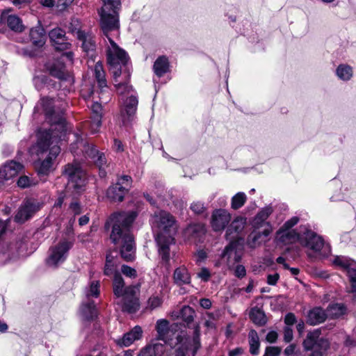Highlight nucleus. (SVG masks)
I'll list each match as a JSON object with an SVG mask.
<instances>
[{
  "instance_id": "obj_26",
  "label": "nucleus",
  "mask_w": 356,
  "mask_h": 356,
  "mask_svg": "<svg viewBox=\"0 0 356 356\" xmlns=\"http://www.w3.org/2000/svg\"><path fill=\"white\" fill-rule=\"evenodd\" d=\"M80 313L85 320H93L97 315L95 303L90 300L83 302L81 306Z\"/></svg>"
},
{
  "instance_id": "obj_36",
  "label": "nucleus",
  "mask_w": 356,
  "mask_h": 356,
  "mask_svg": "<svg viewBox=\"0 0 356 356\" xmlns=\"http://www.w3.org/2000/svg\"><path fill=\"white\" fill-rule=\"evenodd\" d=\"M327 316L332 318H338L345 314L346 309L343 304H332L327 308Z\"/></svg>"
},
{
  "instance_id": "obj_61",
  "label": "nucleus",
  "mask_w": 356,
  "mask_h": 356,
  "mask_svg": "<svg viewBox=\"0 0 356 356\" xmlns=\"http://www.w3.org/2000/svg\"><path fill=\"white\" fill-rule=\"evenodd\" d=\"M54 45H55V48L57 50L64 51V50H67V49H70V47H71V43H70L69 42H67L66 40H65L64 41L58 42L57 44H56Z\"/></svg>"
},
{
  "instance_id": "obj_8",
  "label": "nucleus",
  "mask_w": 356,
  "mask_h": 356,
  "mask_svg": "<svg viewBox=\"0 0 356 356\" xmlns=\"http://www.w3.org/2000/svg\"><path fill=\"white\" fill-rule=\"evenodd\" d=\"M131 182L132 179L129 175L119 177L116 183L108 188L107 197L112 202H122L131 188Z\"/></svg>"
},
{
  "instance_id": "obj_32",
  "label": "nucleus",
  "mask_w": 356,
  "mask_h": 356,
  "mask_svg": "<svg viewBox=\"0 0 356 356\" xmlns=\"http://www.w3.org/2000/svg\"><path fill=\"white\" fill-rule=\"evenodd\" d=\"M270 230L269 229H265L262 232L254 231L250 235V239L252 240V243L261 245L266 243L269 241V235Z\"/></svg>"
},
{
  "instance_id": "obj_5",
  "label": "nucleus",
  "mask_w": 356,
  "mask_h": 356,
  "mask_svg": "<svg viewBox=\"0 0 356 356\" xmlns=\"http://www.w3.org/2000/svg\"><path fill=\"white\" fill-rule=\"evenodd\" d=\"M138 287L134 285L125 286L124 280L119 273H114L113 291L116 298L115 302L124 312L136 313L140 307L136 297Z\"/></svg>"
},
{
  "instance_id": "obj_40",
  "label": "nucleus",
  "mask_w": 356,
  "mask_h": 356,
  "mask_svg": "<svg viewBox=\"0 0 356 356\" xmlns=\"http://www.w3.org/2000/svg\"><path fill=\"white\" fill-rule=\"evenodd\" d=\"M246 200V195L243 192H238L232 197L231 207L234 210L238 209L244 205Z\"/></svg>"
},
{
  "instance_id": "obj_9",
  "label": "nucleus",
  "mask_w": 356,
  "mask_h": 356,
  "mask_svg": "<svg viewBox=\"0 0 356 356\" xmlns=\"http://www.w3.org/2000/svg\"><path fill=\"white\" fill-rule=\"evenodd\" d=\"M332 262L335 266L347 270L351 284L350 291L356 300V263L343 256H337Z\"/></svg>"
},
{
  "instance_id": "obj_11",
  "label": "nucleus",
  "mask_w": 356,
  "mask_h": 356,
  "mask_svg": "<svg viewBox=\"0 0 356 356\" xmlns=\"http://www.w3.org/2000/svg\"><path fill=\"white\" fill-rule=\"evenodd\" d=\"M42 204L35 200H27L19 207L15 220L18 222H24L31 218L34 213L40 209Z\"/></svg>"
},
{
  "instance_id": "obj_64",
  "label": "nucleus",
  "mask_w": 356,
  "mask_h": 356,
  "mask_svg": "<svg viewBox=\"0 0 356 356\" xmlns=\"http://www.w3.org/2000/svg\"><path fill=\"white\" fill-rule=\"evenodd\" d=\"M280 278L278 273L268 275L267 277V283L270 285H275Z\"/></svg>"
},
{
  "instance_id": "obj_50",
  "label": "nucleus",
  "mask_w": 356,
  "mask_h": 356,
  "mask_svg": "<svg viewBox=\"0 0 356 356\" xmlns=\"http://www.w3.org/2000/svg\"><path fill=\"white\" fill-rule=\"evenodd\" d=\"M273 212V209L271 207H266L263 209L260 212L258 213L257 216L255 217V221L257 223L264 222L266 220L268 216Z\"/></svg>"
},
{
  "instance_id": "obj_24",
  "label": "nucleus",
  "mask_w": 356,
  "mask_h": 356,
  "mask_svg": "<svg viewBox=\"0 0 356 356\" xmlns=\"http://www.w3.org/2000/svg\"><path fill=\"white\" fill-rule=\"evenodd\" d=\"M30 38L35 47H42L46 40V35L44 29L41 26H37L30 30Z\"/></svg>"
},
{
  "instance_id": "obj_15",
  "label": "nucleus",
  "mask_w": 356,
  "mask_h": 356,
  "mask_svg": "<svg viewBox=\"0 0 356 356\" xmlns=\"http://www.w3.org/2000/svg\"><path fill=\"white\" fill-rule=\"evenodd\" d=\"M321 331L315 330L313 332H309L303 341V347L305 350H312L316 345L321 348L326 349L329 346V343L327 339L320 338Z\"/></svg>"
},
{
  "instance_id": "obj_41",
  "label": "nucleus",
  "mask_w": 356,
  "mask_h": 356,
  "mask_svg": "<svg viewBox=\"0 0 356 356\" xmlns=\"http://www.w3.org/2000/svg\"><path fill=\"white\" fill-rule=\"evenodd\" d=\"M99 281H92L90 282L89 287L86 289L85 291L88 300H90V298H97L99 296Z\"/></svg>"
},
{
  "instance_id": "obj_51",
  "label": "nucleus",
  "mask_w": 356,
  "mask_h": 356,
  "mask_svg": "<svg viewBox=\"0 0 356 356\" xmlns=\"http://www.w3.org/2000/svg\"><path fill=\"white\" fill-rule=\"evenodd\" d=\"M69 31L73 34H76L78 38L79 32H83L81 30V22L78 19H72L68 26Z\"/></svg>"
},
{
  "instance_id": "obj_55",
  "label": "nucleus",
  "mask_w": 356,
  "mask_h": 356,
  "mask_svg": "<svg viewBox=\"0 0 356 356\" xmlns=\"http://www.w3.org/2000/svg\"><path fill=\"white\" fill-rule=\"evenodd\" d=\"M115 267L116 262H110L109 261H106L104 266V274L106 275H111L114 273H115Z\"/></svg>"
},
{
  "instance_id": "obj_54",
  "label": "nucleus",
  "mask_w": 356,
  "mask_h": 356,
  "mask_svg": "<svg viewBox=\"0 0 356 356\" xmlns=\"http://www.w3.org/2000/svg\"><path fill=\"white\" fill-rule=\"evenodd\" d=\"M121 272L126 277H128L130 278H136L137 277V272H136V269H134L129 266H127V265L122 266Z\"/></svg>"
},
{
  "instance_id": "obj_12",
  "label": "nucleus",
  "mask_w": 356,
  "mask_h": 356,
  "mask_svg": "<svg viewBox=\"0 0 356 356\" xmlns=\"http://www.w3.org/2000/svg\"><path fill=\"white\" fill-rule=\"evenodd\" d=\"M138 103L137 97L133 94H131L129 97L124 100L120 111L122 121L124 125L128 124L133 120L137 110Z\"/></svg>"
},
{
  "instance_id": "obj_17",
  "label": "nucleus",
  "mask_w": 356,
  "mask_h": 356,
  "mask_svg": "<svg viewBox=\"0 0 356 356\" xmlns=\"http://www.w3.org/2000/svg\"><path fill=\"white\" fill-rule=\"evenodd\" d=\"M92 115L90 129L92 134L97 133L102 125V107L99 102H93L91 105Z\"/></svg>"
},
{
  "instance_id": "obj_23",
  "label": "nucleus",
  "mask_w": 356,
  "mask_h": 356,
  "mask_svg": "<svg viewBox=\"0 0 356 356\" xmlns=\"http://www.w3.org/2000/svg\"><path fill=\"white\" fill-rule=\"evenodd\" d=\"M327 317H328L327 311L325 312L321 307H315L308 313L307 323L315 325L324 322Z\"/></svg>"
},
{
  "instance_id": "obj_45",
  "label": "nucleus",
  "mask_w": 356,
  "mask_h": 356,
  "mask_svg": "<svg viewBox=\"0 0 356 356\" xmlns=\"http://www.w3.org/2000/svg\"><path fill=\"white\" fill-rule=\"evenodd\" d=\"M95 165L99 167L100 170V175L102 177L106 175L105 171L102 170L106 165V159L104 153H99L95 159H93Z\"/></svg>"
},
{
  "instance_id": "obj_16",
  "label": "nucleus",
  "mask_w": 356,
  "mask_h": 356,
  "mask_svg": "<svg viewBox=\"0 0 356 356\" xmlns=\"http://www.w3.org/2000/svg\"><path fill=\"white\" fill-rule=\"evenodd\" d=\"M40 104L45 112L47 118L52 124H58L62 130L64 129V119L60 117L54 116L55 111L54 109V100L49 97H43L41 99Z\"/></svg>"
},
{
  "instance_id": "obj_49",
  "label": "nucleus",
  "mask_w": 356,
  "mask_h": 356,
  "mask_svg": "<svg viewBox=\"0 0 356 356\" xmlns=\"http://www.w3.org/2000/svg\"><path fill=\"white\" fill-rule=\"evenodd\" d=\"M163 299L159 295H152L151 297H149L147 302L148 307L151 309H154L161 307Z\"/></svg>"
},
{
  "instance_id": "obj_34",
  "label": "nucleus",
  "mask_w": 356,
  "mask_h": 356,
  "mask_svg": "<svg viewBox=\"0 0 356 356\" xmlns=\"http://www.w3.org/2000/svg\"><path fill=\"white\" fill-rule=\"evenodd\" d=\"M248 340L250 344V352L252 355H257L260 346L259 339L257 332L251 330L248 334Z\"/></svg>"
},
{
  "instance_id": "obj_47",
  "label": "nucleus",
  "mask_w": 356,
  "mask_h": 356,
  "mask_svg": "<svg viewBox=\"0 0 356 356\" xmlns=\"http://www.w3.org/2000/svg\"><path fill=\"white\" fill-rule=\"evenodd\" d=\"M35 184L36 181L33 179L26 175L21 176L17 181L18 186L22 188H28Z\"/></svg>"
},
{
  "instance_id": "obj_42",
  "label": "nucleus",
  "mask_w": 356,
  "mask_h": 356,
  "mask_svg": "<svg viewBox=\"0 0 356 356\" xmlns=\"http://www.w3.org/2000/svg\"><path fill=\"white\" fill-rule=\"evenodd\" d=\"M49 36L51 40L56 44L65 40V32L60 28H55L49 32Z\"/></svg>"
},
{
  "instance_id": "obj_25",
  "label": "nucleus",
  "mask_w": 356,
  "mask_h": 356,
  "mask_svg": "<svg viewBox=\"0 0 356 356\" xmlns=\"http://www.w3.org/2000/svg\"><path fill=\"white\" fill-rule=\"evenodd\" d=\"M78 40L82 42V48L88 53L96 49V42L94 36L90 33L79 32Z\"/></svg>"
},
{
  "instance_id": "obj_6",
  "label": "nucleus",
  "mask_w": 356,
  "mask_h": 356,
  "mask_svg": "<svg viewBox=\"0 0 356 356\" xmlns=\"http://www.w3.org/2000/svg\"><path fill=\"white\" fill-rule=\"evenodd\" d=\"M154 222L159 228L156 236L157 245L174 244V234L177 232L178 225L175 217L168 211H159L154 214Z\"/></svg>"
},
{
  "instance_id": "obj_58",
  "label": "nucleus",
  "mask_w": 356,
  "mask_h": 356,
  "mask_svg": "<svg viewBox=\"0 0 356 356\" xmlns=\"http://www.w3.org/2000/svg\"><path fill=\"white\" fill-rule=\"evenodd\" d=\"M74 0H58L56 4L58 11L65 10Z\"/></svg>"
},
{
  "instance_id": "obj_60",
  "label": "nucleus",
  "mask_w": 356,
  "mask_h": 356,
  "mask_svg": "<svg viewBox=\"0 0 356 356\" xmlns=\"http://www.w3.org/2000/svg\"><path fill=\"white\" fill-rule=\"evenodd\" d=\"M293 330L289 327H285L284 329V340L285 342L289 343L293 339Z\"/></svg>"
},
{
  "instance_id": "obj_52",
  "label": "nucleus",
  "mask_w": 356,
  "mask_h": 356,
  "mask_svg": "<svg viewBox=\"0 0 356 356\" xmlns=\"http://www.w3.org/2000/svg\"><path fill=\"white\" fill-rule=\"evenodd\" d=\"M158 252L162 260L168 263L170 257V246H159Z\"/></svg>"
},
{
  "instance_id": "obj_22",
  "label": "nucleus",
  "mask_w": 356,
  "mask_h": 356,
  "mask_svg": "<svg viewBox=\"0 0 356 356\" xmlns=\"http://www.w3.org/2000/svg\"><path fill=\"white\" fill-rule=\"evenodd\" d=\"M51 75L61 80H65L68 77V74L63 62L56 60L47 65Z\"/></svg>"
},
{
  "instance_id": "obj_53",
  "label": "nucleus",
  "mask_w": 356,
  "mask_h": 356,
  "mask_svg": "<svg viewBox=\"0 0 356 356\" xmlns=\"http://www.w3.org/2000/svg\"><path fill=\"white\" fill-rule=\"evenodd\" d=\"M83 152L86 154V156L92 159V160L96 158V156L99 154V152L96 149V148L93 145H85L83 147Z\"/></svg>"
},
{
  "instance_id": "obj_30",
  "label": "nucleus",
  "mask_w": 356,
  "mask_h": 356,
  "mask_svg": "<svg viewBox=\"0 0 356 356\" xmlns=\"http://www.w3.org/2000/svg\"><path fill=\"white\" fill-rule=\"evenodd\" d=\"M173 278L175 282L179 286L188 284L191 282L190 275L184 267L176 268L174 272Z\"/></svg>"
},
{
  "instance_id": "obj_33",
  "label": "nucleus",
  "mask_w": 356,
  "mask_h": 356,
  "mask_svg": "<svg viewBox=\"0 0 356 356\" xmlns=\"http://www.w3.org/2000/svg\"><path fill=\"white\" fill-rule=\"evenodd\" d=\"M249 316L251 321L256 325H264L266 323L264 312L258 307L252 308Z\"/></svg>"
},
{
  "instance_id": "obj_56",
  "label": "nucleus",
  "mask_w": 356,
  "mask_h": 356,
  "mask_svg": "<svg viewBox=\"0 0 356 356\" xmlns=\"http://www.w3.org/2000/svg\"><path fill=\"white\" fill-rule=\"evenodd\" d=\"M281 349L278 347L269 346L266 348L265 356H279Z\"/></svg>"
},
{
  "instance_id": "obj_31",
  "label": "nucleus",
  "mask_w": 356,
  "mask_h": 356,
  "mask_svg": "<svg viewBox=\"0 0 356 356\" xmlns=\"http://www.w3.org/2000/svg\"><path fill=\"white\" fill-rule=\"evenodd\" d=\"M307 254L310 258H321L326 257L330 252V246H306Z\"/></svg>"
},
{
  "instance_id": "obj_63",
  "label": "nucleus",
  "mask_w": 356,
  "mask_h": 356,
  "mask_svg": "<svg viewBox=\"0 0 356 356\" xmlns=\"http://www.w3.org/2000/svg\"><path fill=\"white\" fill-rule=\"evenodd\" d=\"M296 322V318L293 313H289L285 316L284 323L287 325H292Z\"/></svg>"
},
{
  "instance_id": "obj_62",
  "label": "nucleus",
  "mask_w": 356,
  "mask_h": 356,
  "mask_svg": "<svg viewBox=\"0 0 356 356\" xmlns=\"http://www.w3.org/2000/svg\"><path fill=\"white\" fill-rule=\"evenodd\" d=\"M205 316L207 317V318L216 322L219 320L220 317V312L219 310H216L213 312H208L205 313Z\"/></svg>"
},
{
  "instance_id": "obj_4",
  "label": "nucleus",
  "mask_w": 356,
  "mask_h": 356,
  "mask_svg": "<svg viewBox=\"0 0 356 356\" xmlns=\"http://www.w3.org/2000/svg\"><path fill=\"white\" fill-rule=\"evenodd\" d=\"M168 343L174 348L167 356H187L190 353L195 356L201 348L200 326L195 324L192 332L181 331L177 333L174 339H171Z\"/></svg>"
},
{
  "instance_id": "obj_19",
  "label": "nucleus",
  "mask_w": 356,
  "mask_h": 356,
  "mask_svg": "<svg viewBox=\"0 0 356 356\" xmlns=\"http://www.w3.org/2000/svg\"><path fill=\"white\" fill-rule=\"evenodd\" d=\"M142 333L141 327L140 326H135L130 332L124 334L123 337L117 341V343L121 347L129 346L136 340L140 339Z\"/></svg>"
},
{
  "instance_id": "obj_27",
  "label": "nucleus",
  "mask_w": 356,
  "mask_h": 356,
  "mask_svg": "<svg viewBox=\"0 0 356 356\" xmlns=\"http://www.w3.org/2000/svg\"><path fill=\"white\" fill-rule=\"evenodd\" d=\"M164 351L163 345L156 343L153 345H148L143 348L138 356H161Z\"/></svg>"
},
{
  "instance_id": "obj_59",
  "label": "nucleus",
  "mask_w": 356,
  "mask_h": 356,
  "mask_svg": "<svg viewBox=\"0 0 356 356\" xmlns=\"http://www.w3.org/2000/svg\"><path fill=\"white\" fill-rule=\"evenodd\" d=\"M197 277L204 282H207L211 277V273L207 268H202L197 273Z\"/></svg>"
},
{
  "instance_id": "obj_43",
  "label": "nucleus",
  "mask_w": 356,
  "mask_h": 356,
  "mask_svg": "<svg viewBox=\"0 0 356 356\" xmlns=\"http://www.w3.org/2000/svg\"><path fill=\"white\" fill-rule=\"evenodd\" d=\"M120 252L122 257L127 261H131L135 258V246H121Z\"/></svg>"
},
{
  "instance_id": "obj_39",
  "label": "nucleus",
  "mask_w": 356,
  "mask_h": 356,
  "mask_svg": "<svg viewBox=\"0 0 356 356\" xmlns=\"http://www.w3.org/2000/svg\"><path fill=\"white\" fill-rule=\"evenodd\" d=\"M337 76L343 81H348L353 76L352 67L348 65H340L336 70Z\"/></svg>"
},
{
  "instance_id": "obj_7",
  "label": "nucleus",
  "mask_w": 356,
  "mask_h": 356,
  "mask_svg": "<svg viewBox=\"0 0 356 356\" xmlns=\"http://www.w3.org/2000/svg\"><path fill=\"white\" fill-rule=\"evenodd\" d=\"M63 174L67 177L69 189L72 188L76 192H79L85 186L86 175L79 163H73L66 165Z\"/></svg>"
},
{
  "instance_id": "obj_20",
  "label": "nucleus",
  "mask_w": 356,
  "mask_h": 356,
  "mask_svg": "<svg viewBox=\"0 0 356 356\" xmlns=\"http://www.w3.org/2000/svg\"><path fill=\"white\" fill-rule=\"evenodd\" d=\"M238 246H226L222 254V258L226 259L229 265L240 261L242 257V250Z\"/></svg>"
},
{
  "instance_id": "obj_14",
  "label": "nucleus",
  "mask_w": 356,
  "mask_h": 356,
  "mask_svg": "<svg viewBox=\"0 0 356 356\" xmlns=\"http://www.w3.org/2000/svg\"><path fill=\"white\" fill-rule=\"evenodd\" d=\"M23 169V165L19 162L10 161L6 162L0 168V184L6 180L16 177Z\"/></svg>"
},
{
  "instance_id": "obj_28",
  "label": "nucleus",
  "mask_w": 356,
  "mask_h": 356,
  "mask_svg": "<svg viewBox=\"0 0 356 356\" xmlns=\"http://www.w3.org/2000/svg\"><path fill=\"white\" fill-rule=\"evenodd\" d=\"M243 220H236L233 221L227 230L226 236L227 239L230 240L228 245H236L232 241V239L238 238V234L241 230L243 228Z\"/></svg>"
},
{
  "instance_id": "obj_48",
  "label": "nucleus",
  "mask_w": 356,
  "mask_h": 356,
  "mask_svg": "<svg viewBox=\"0 0 356 356\" xmlns=\"http://www.w3.org/2000/svg\"><path fill=\"white\" fill-rule=\"evenodd\" d=\"M291 252H294L298 254V249L292 248H289L286 249V250L284 252L283 256H280L278 258H277L276 261L278 264H282L283 267L286 268H289V266L286 263V260L289 258V254Z\"/></svg>"
},
{
  "instance_id": "obj_46",
  "label": "nucleus",
  "mask_w": 356,
  "mask_h": 356,
  "mask_svg": "<svg viewBox=\"0 0 356 356\" xmlns=\"http://www.w3.org/2000/svg\"><path fill=\"white\" fill-rule=\"evenodd\" d=\"M191 210L197 215H201L207 211L204 204L200 201L193 202L190 206Z\"/></svg>"
},
{
  "instance_id": "obj_1",
  "label": "nucleus",
  "mask_w": 356,
  "mask_h": 356,
  "mask_svg": "<svg viewBox=\"0 0 356 356\" xmlns=\"http://www.w3.org/2000/svg\"><path fill=\"white\" fill-rule=\"evenodd\" d=\"M100 11V26L103 35L107 39L106 56L110 70L113 75L114 85L120 95L129 94L132 90L128 81L131 72L127 65L129 58L124 50L115 41L120 35L118 11L121 6L120 0H102Z\"/></svg>"
},
{
  "instance_id": "obj_37",
  "label": "nucleus",
  "mask_w": 356,
  "mask_h": 356,
  "mask_svg": "<svg viewBox=\"0 0 356 356\" xmlns=\"http://www.w3.org/2000/svg\"><path fill=\"white\" fill-rule=\"evenodd\" d=\"M95 76L98 83L99 88L103 89L106 88V80L105 78V72L103 70V66L100 63H97L95 66Z\"/></svg>"
},
{
  "instance_id": "obj_13",
  "label": "nucleus",
  "mask_w": 356,
  "mask_h": 356,
  "mask_svg": "<svg viewBox=\"0 0 356 356\" xmlns=\"http://www.w3.org/2000/svg\"><path fill=\"white\" fill-rule=\"evenodd\" d=\"M231 220L230 213L225 209L215 210L211 216V226L214 231L223 230Z\"/></svg>"
},
{
  "instance_id": "obj_2",
  "label": "nucleus",
  "mask_w": 356,
  "mask_h": 356,
  "mask_svg": "<svg viewBox=\"0 0 356 356\" xmlns=\"http://www.w3.org/2000/svg\"><path fill=\"white\" fill-rule=\"evenodd\" d=\"M37 143L31 147L32 154H35L40 157L47 151V156L42 161L35 162V168L40 175H48L53 170V160L60 153V148L57 145L58 136L54 132L53 129L49 130L39 131L37 134Z\"/></svg>"
},
{
  "instance_id": "obj_3",
  "label": "nucleus",
  "mask_w": 356,
  "mask_h": 356,
  "mask_svg": "<svg viewBox=\"0 0 356 356\" xmlns=\"http://www.w3.org/2000/svg\"><path fill=\"white\" fill-rule=\"evenodd\" d=\"M137 216L135 211L116 212L111 216L108 223L112 225L110 238L113 243L120 245H132L134 243L131 227Z\"/></svg>"
},
{
  "instance_id": "obj_18",
  "label": "nucleus",
  "mask_w": 356,
  "mask_h": 356,
  "mask_svg": "<svg viewBox=\"0 0 356 356\" xmlns=\"http://www.w3.org/2000/svg\"><path fill=\"white\" fill-rule=\"evenodd\" d=\"M1 20L6 23L13 31L20 33L24 30L22 21L15 15H8L6 13H3L1 16Z\"/></svg>"
},
{
  "instance_id": "obj_29",
  "label": "nucleus",
  "mask_w": 356,
  "mask_h": 356,
  "mask_svg": "<svg viewBox=\"0 0 356 356\" xmlns=\"http://www.w3.org/2000/svg\"><path fill=\"white\" fill-rule=\"evenodd\" d=\"M154 72L158 76L161 77L169 70V62L167 57L159 56L154 62L153 66Z\"/></svg>"
},
{
  "instance_id": "obj_10",
  "label": "nucleus",
  "mask_w": 356,
  "mask_h": 356,
  "mask_svg": "<svg viewBox=\"0 0 356 356\" xmlns=\"http://www.w3.org/2000/svg\"><path fill=\"white\" fill-rule=\"evenodd\" d=\"M70 246H50L45 262L49 267L56 268L67 258Z\"/></svg>"
},
{
  "instance_id": "obj_35",
  "label": "nucleus",
  "mask_w": 356,
  "mask_h": 356,
  "mask_svg": "<svg viewBox=\"0 0 356 356\" xmlns=\"http://www.w3.org/2000/svg\"><path fill=\"white\" fill-rule=\"evenodd\" d=\"M195 314V310L192 307L190 306H184L180 310L177 317H180L182 321L186 323L187 326L189 327V324L194 321Z\"/></svg>"
},
{
  "instance_id": "obj_21",
  "label": "nucleus",
  "mask_w": 356,
  "mask_h": 356,
  "mask_svg": "<svg viewBox=\"0 0 356 356\" xmlns=\"http://www.w3.org/2000/svg\"><path fill=\"white\" fill-rule=\"evenodd\" d=\"M300 237L306 241V245H323L324 241L322 236L314 232L307 229L306 227H301L300 229Z\"/></svg>"
},
{
  "instance_id": "obj_38",
  "label": "nucleus",
  "mask_w": 356,
  "mask_h": 356,
  "mask_svg": "<svg viewBox=\"0 0 356 356\" xmlns=\"http://www.w3.org/2000/svg\"><path fill=\"white\" fill-rule=\"evenodd\" d=\"M204 225L201 223L190 225L185 229V234L186 235L194 237L200 236L202 234H204Z\"/></svg>"
},
{
  "instance_id": "obj_44",
  "label": "nucleus",
  "mask_w": 356,
  "mask_h": 356,
  "mask_svg": "<svg viewBox=\"0 0 356 356\" xmlns=\"http://www.w3.org/2000/svg\"><path fill=\"white\" fill-rule=\"evenodd\" d=\"M169 323L165 319H160L156 322V329L159 336L164 340L165 336L168 331Z\"/></svg>"
},
{
  "instance_id": "obj_57",
  "label": "nucleus",
  "mask_w": 356,
  "mask_h": 356,
  "mask_svg": "<svg viewBox=\"0 0 356 356\" xmlns=\"http://www.w3.org/2000/svg\"><path fill=\"white\" fill-rule=\"evenodd\" d=\"M195 261L201 264L207 258V252L204 250H200L195 254Z\"/></svg>"
}]
</instances>
